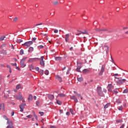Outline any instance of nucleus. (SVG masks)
<instances>
[{
    "label": "nucleus",
    "instance_id": "nucleus-4",
    "mask_svg": "<svg viewBox=\"0 0 128 128\" xmlns=\"http://www.w3.org/2000/svg\"><path fill=\"white\" fill-rule=\"evenodd\" d=\"M105 68H106V66L102 65L100 72L98 74V76H102V74H104V72Z\"/></svg>",
    "mask_w": 128,
    "mask_h": 128
},
{
    "label": "nucleus",
    "instance_id": "nucleus-34",
    "mask_svg": "<svg viewBox=\"0 0 128 128\" xmlns=\"http://www.w3.org/2000/svg\"><path fill=\"white\" fill-rule=\"evenodd\" d=\"M70 112H71L72 114H74V110H72V109H70Z\"/></svg>",
    "mask_w": 128,
    "mask_h": 128
},
{
    "label": "nucleus",
    "instance_id": "nucleus-15",
    "mask_svg": "<svg viewBox=\"0 0 128 128\" xmlns=\"http://www.w3.org/2000/svg\"><path fill=\"white\" fill-rule=\"evenodd\" d=\"M40 64L42 66L43 68H44V60H40Z\"/></svg>",
    "mask_w": 128,
    "mask_h": 128
},
{
    "label": "nucleus",
    "instance_id": "nucleus-59",
    "mask_svg": "<svg viewBox=\"0 0 128 128\" xmlns=\"http://www.w3.org/2000/svg\"><path fill=\"white\" fill-rule=\"evenodd\" d=\"M36 38H34L32 40V42H36Z\"/></svg>",
    "mask_w": 128,
    "mask_h": 128
},
{
    "label": "nucleus",
    "instance_id": "nucleus-37",
    "mask_svg": "<svg viewBox=\"0 0 128 128\" xmlns=\"http://www.w3.org/2000/svg\"><path fill=\"white\" fill-rule=\"evenodd\" d=\"M70 68H68L66 72V74H70Z\"/></svg>",
    "mask_w": 128,
    "mask_h": 128
},
{
    "label": "nucleus",
    "instance_id": "nucleus-44",
    "mask_svg": "<svg viewBox=\"0 0 128 128\" xmlns=\"http://www.w3.org/2000/svg\"><path fill=\"white\" fill-rule=\"evenodd\" d=\"M38 48H44V46L42 45H40L38 46Z\"/></svg>",
    "mask_w": 128,
    "mask_h": 128
},
{
    "label": "nucleus",
    "instance_id": "nucleus-2",
    "mask_svg": "<svg viewBox=\"0 0 128 128\" xmlns=\"http://www.w3.org/2000/svg\"><path fill=\"white\" fill-rule=\"evenodd\" d=\"M97 92H98V94L100 96H104V94H102V87L100 86L98 87Z\"/></svg>",
    "mask_w": 128,
    "mask_h": 128
},
{
    "label": "nucleus",
    "instance_id": "nucleus-10",
    "mask_svg": "<svg viewBox=\"0 0 128 128\" xmlns=\"http://www.w3.org/2000/svg\"><path fill=\"white\" fill-rule=\"evenodd\" d=\"M102 32H108V34H110V32H112V30L108 28H104V29H102Z\"/></svg>",
    "mask_w": 128,
    "mask_h": 128
},
{
    "label": "nucleus",
    "instance_id": "nucleus-51",
    "mask_svg": "<svg viewBox=\"0 0 128 128\" xmlns=\"http://www.w3.org/2000/svg\"><path fill=\"white\" fill-rule=\"evenodd\" d=\"M58 4V1L54 2V4L55 6H56V4Z\"/></svg>",
    "mask_w": 128,
    "mask_h": 128
},
{
    "label": "nucleus",
    "instance_id": "nucleus-22",
    "mask_svg": "<svg viewBox=\"0 0 128 128\" xmlns=\"http://www.w3.org/2000/svg\"><path fill=\"white\" fill-rule=\"evenodd\" d=\"M104 48H106V54H108V46H104Z\"/></svg>",
    "mask_w": 128,
    "mask_h": 128
},
{
    "label": "nucleus",
    "instance_id": "nucleus-54",
    "mask_svg": "<svg viewBox=\"0 0 128 128\" xmlns=\"http://www.w3.org/2000/svg\"><path fill=\"white\" fill-rule=\"evenodd\" d=\"M74 93L76 94V96H78L80 94L78 93V92L74 91Z\"/></svg>",
    "mask_w": 128,
    "mask_h": 128
},
{
    "label": "nucleus",
    "instance_id": "nucleus-21",
    "mask_svg": "<svg viewBox=\"0 0 128 128\" xmlns=\"http://www.w3.org/2000/svg\"><path fill=\"white\" fill-rule=\"evenodd\" d=\"M7 124H9L8 126L13 125V124H12V121H11L10 120H8Z\"/></svg>",
    "mask_w": 128,
    "mask_h": 128
},
{
    "label": "nucleus",
    "instance_id": "nucleus-24",
    "mask_svg": "<svg viewBox=\"0 0 128 128\" xmlns=\"http://www.w3.org/2000/svg\"><path fill=\"white\" fill-rule=\"evenodd\" d=\"M20 112H24V107H23L21 105H20Z\"/></svg>",
    "mask_w": 128,
    "mask_h": 128
},
{
    "label": "nucleus",
    "instance_id": "nucleus-11",
    "mask_svg": "<svg viewBox=\"0 0 128 128\" xmlns=\"http://www.w3.org/2000/svg\"><path fill=\"white\" fill-rule=\"evenodd\" d=\"M56 80H58L60 82H62V77H60L59 76H56Z\"/></svg>",
    "mask_w": 128,
    "mask_h": 128
},
{
    "label": "nucleus",
    "instance_id": "nucleus-6",
    "mask_svg": "<svg viewBox=\"0 0 128 128\" xmlns=\"http://www.w3.org/2000/svg\"><path fill=\"white\" fill-rule=\"evenodd\" d=\"M107 88L108 92H112V90H114V86L112 84H108Z\"/></svg>",
    "mask_w": 128,
    "mask_h": 128
},
{
    "label": "nucleus",
    "instance_id": "nucleus-35",
    "mask_svg": "<svg viewBox=\"0 0 128 128\" xmlns=\"http://www.w3.org/2000/svg\"><path fill=\"white\" fill-rule=\"evenodd\" d=\"M56 102L58 104H59L60 106V104H62V102L58 100H56Z\"/></svg>",
    "mask_w": 128,
    "mask_h": 128
},
{
    "label": "nucleus",
    "instance_id": "nucleus-16",
    "mask_svg": "<svg viewBox=\"0 0 128 128\" xmlns=\"http://www.w3.org/2000/svg\"><path fill=\"white\" fill-rule=\"evenodd\" d=\"M80 68H82V66L78 65V68H76V71L78 72H80Z\"/></svg>",
    "mask_w": 128,
    "mask_h": 128
},
{
    "label": "nucleus",
    "instance_id": "nucleus-26",
    "mask_svg": "<svg viewBox=\"0 0 128 128\" xmlns=\"http://www.w3.org/2000/svg\"><path fill=\"white\" fill-rule=\"evenodd\" d=\"M78 82H82V80H84V78L82 77L80 78H78Z\"/></svg>",
    "mask_w": 128,
    "mask_h": 128
},
{
    "label": "nucleus",
    "instance_id": "nucleus-32",
    "mask_svg": "<svg viewBox=\"0 0 128 128\" xmlns=\"http://www.w3.org/2000/svg\"><path fill=\"white\" fill-rule=\"evenodd\" d=\"M112 94H118V92L116 90H113L112 91Z\"/></svg>",
    "mask_w": 128,
    "mask_h": 128
},
{
    "label": "nucleus",
    "instance_id": "nucleus-20",
    "mask_svg": "<svg viewBox=\"0 0 128 128\" xmlns=\"http://www.w3.org/2000/svg\"><path fill=\"white\" fill-rule=\"evenodd\" d=\"M34 52V48L30 47L28 49V52Z\"/></svg>",
    "mask_w": 128,
    "mask_h": 128
},
{
    "label": "nucleus",
    "instance_id": "nucleus-8",
    "mask_svg": "<svg viewBox=\"0 0 128 128\" xmlns=\"http://www.w3.org/2000/svg\"><path fill=\"white\" fill-rule=\"evenodd\" d=\"M14 98L16 100H22V96L21 94H20L19 96L15 95Z\"/></svg>",
    "mask_w": 128,
    "mask_h": 128
},
{
    "label": "nucleus",
    "instance_id": "nucleus-31",
    "mask_svg": "<svg viewBox=\"0 0 128 128\" xmlns=\"http://www.w3.org/2000/svg\"><path fill=\"white\" fill-rule=\"evenodd\" d=\"M6 128H14V125H8Z\"/></svg>",
    "mask_w": 128,
    "mask_h": 128
},
{
    "label": "nucleus",
    "instance_id": "nucleus-52",
    "mask_svg": "<svg viewBox=\"0 0 128 128\" xmlns=\"http://www.w3.org/2000/svg\"><path fill=\"white\" fill-rule=\"evenodd\" d=\"M39 114H40V116H44V112H39Z\"/></svg>",
    "mask_w": 128,
    "mask_h": 128
},
{
    "label": "nucleus",
    "instance_id": "nucleus-45",
    "mask_svg": "<svg viewBox=\"0 0 128 128\" xmlns=\"http://www.w3.org/2000/svg\"><path fill=\"white\" fill-rule=\"evenodd\" d=\"M39 72H40V74H44V70H40Z\"/></svg>",
    "mask_w": 128,
    "mask_h": 128
},
{
    "label": "nucleus",
    "instance_id": "nucleus-38",
    "mask_svg": "<svg viewBox=\"0 0 128 128\" xmlns=\"http://www.w3.org/2000/svg\"><path fill=\"white\" fill-rule=\"evenodd\" d=\"M17 42H18V44H20V42H22V40H17Z\"/></svg>",
    "mask_w": 128,
    "mask_h": 128
},
{
    "label": "nucleus",
    "instance_id": "nucleus-48",
    "mask_svg": "<svg viewBox=\"0 0 128 128\" xmlns=\"http://www.w3.org/2000/svg\"><path fill=\"white\" fill-rule=\"evenodd\" d=\"M44 56H42L40 59L39 58V60H44Z\"/></svg>",
    "mask_w": 128,
    "mask_h": 128
},
{
    "label": "nucleus",
    "instance_id": "nucleus-13",
    "mask_svg": "<svg viewBox=\"0 0 128 128\" xmlns=\"http://www.w3.org/2000/svg\"><path fill=\"white\" fill-rule=\"evenodd\" d=\"M33 100L32 95L31 94H29V97L28 98V102H30V100Z\"/></svg>",
    "mask_w": 128,
    "mask_h": 128
},
{
    "label": "nucleus",
    "instance_id": "nucleus-63",
    "mask_svg": "<svg viewBox=\"0 0 128 128\" xmlns=\"http://www.w3.org/2000/svg\"><path fill=\"white\" fill-rule=\"evenodd\" d=\"M66 116H70V112H66Z\"/></svg>",
    "mask_w": 128,
    "mask_h": 128
},
{
    "label": "nucleus",
    "instance_id": "nucleus-40",
    "mask_svg": "<svg viewBox=\"0 0 128 128\" xmlns=\"http://www.w3.org/2000/svg\"><path fill=\"white\" fill-rule=\"evenodd\" d=\"M116 122H122V120H116Z\"/></svg>",
    "mask_w": 128,
    "mask_h": 128
},
{
    "label": "nucleus",
    "instance_id": "nucleus-64",
    "mask_svg": "<svg viewBox=\"0 0 128 128\" xmlns=\"http://www.w3.org/2000/svg\"><path fill=\"white\" fill-rule=\"evenodd\" d=\"M50 128H56V126H51L50 127Z\"/></svg>",
    "mask_w": 128,
    "mask_h": 128
},
{
    "label": "nucleus",
    "instance_id": "nucleus-29",
    "mask_svg": "<svg viewBox=\"0 0 128 128\" xmlns=\"http://www.w3.org/2000/svg\"><path fill=\"white\" fill-rule=\"evenodd\" d=\"M116 102L118 104H122V100L120 99H118L116 100Z\"/></svg>",
    "mask_w": 128,
    "mask_h": 128
},
{
    "label": "nucleus",
    "instance_id": "nucleus-7",
    "mask_svg": "<svg viewBox=\"0 0 128 128\" xmlns=\"http://www.w3.org/2000/svg\"><path fill=\"white\" fill-rule=\"evenodd\" d=\"M40 60V58H30L29 60H28V62H36V60Z\"/></svg>",
    "mask_w": 128,
    "mask_h": 128
},
{
    "label": "nucleus",
    "instance_id": "nucleus-58",
    "mask_svg": "<svg viewBox=\"0 0 128 128\" xmlns=\"http://www.w3.org/2000/svg\"><path fill=\"white\" fill-rule=\"evenodd\" d=\"M16 20H18V17H16V18H14V22H16Z\"/></svg>",
    "mask_w": 128,
    "mask_h": 128
},
{
    "label": "nucleus",
    "instance_id": "nucleus-1",
    "mask_svg": "<svg viewBox=\"0 0 128 128\" xmlns=\"http://www.w3.org/2000/svg\"><path fill=\"white\" fill-rule=\"evenodd\" d=\"M114 80H116L117 84H122L124 82H126V79H122V78H118V77H114Z\"/></svg>",
    "mask_w": 128,
    "mask_h": 128
},
{
    "label": "nucleus",
    "instance_id": "nucleus-19",
    "mask_svg": "<svg viewBox=\"0 0 128 128\" xmlns=\"http://www.w3.org/2000/svg\"><path fill=\"white\" fill-rule=\"evenodd\" d=\"M78 32H82L83 34H88V31H86V30H85L84 32L80 30H78Z\"/></svg>",
    "mask_w": 128,
    "mask_h": 128
},
{
    "label": "nucleus",
    "instance_id": "nucleus-53",
    "mask_svg": "<svg viewBox=\"0 0 128 128\" xmlns=\"http://www.w3.org/2000/svg\"><path fill=\"white\" fill-rule=\"evenodd\" d=\"M35 70L37 71L38 72L40 70V68L38 67H36L35 68Z\"/></svg>",
    "mask_w": 128,
    "mask_h": 128
},
{
    "label": "nucleus",
    "instance_id": "nucleus-23",
    "mask_svg": "<svg viewBox=\"0 0 128 128\" xmlns=\"http://www.w3.org/2000/svg\"><path fill=\"white\" fill-rule=\"evenodd\" d=\"M6 38V36H2L0 38V42H2V40H4Z\"/></svg>",
    "mask_w": 128,
    "mask_h": 128
},
{
    "label": "nucleus",
    "instance_id": "nucleus-43",
    "mask_svg": "<svg viewBox=\"0 0 128 128\" xmlns=\"http://www.w3.org/2000/svg\"><path fill=\"white\" fill-rule=\"evenodd\" d=\"M36 106H40V101L37 100L36 102Z\"/></svg>",
    "mask_w": 128,
    "mask_h": 128
},
{
    "label": "nucleus",
    "instance_id": "nucleus-42",
    "mask_svg": "<svg viewBox=\"0 0 128 128\" xmlns=\"http://www.w3.org/2000/svg\"><path fill=\"white\" fill-rule=\"evenodd\" d=\"M32 117V115H31V114L28 115L26 116V118H31Z\"/></svg>",
    "mask_w": 128,
    "mask_h": 128
},
{
    "label": "nucleus",
    "instance_id": "nucleus-25",
    "mask_svg": "<svg viewBox=\"0 0 128 128\" xmlns=\"http://www.w3.org/2000/svg\"><path fill=\"white\" fill-rule=\"evenodd\" d=\"M62 58L60 57H56L55 58L56 60L58 61V60H62Z\"/></svg>",
    "mask_w": 128,
    "mask_h": 128
},
{
    "label": "nucleus",
    "instance_id": "nucleus-3",
    "mask_svg": "<svg viewBox=\"0 0 128 128\" xmlns=\"http://www.w3.org/2000/svg\"><path fill=\"white\" fill-rule=\"evenodd\" d=\"M28 58H23L20 62V64L21 66V68H24L26 66V64H24V62H26V60Z\"/></svg>",
    "mask_w": 128,
    "mask_h": 128
},
{
    "label": "nucleus",
    "instance_id": "nucleus-28",
    "mask_svg": "<svg viewBox=\"0 0 128 128\" xmlns=\"http://www.w3.org/2000/svg\"><path fill=\"white\" fill-rule=\"evenodd\" d=\"M110 104H107L105 106H104V108H108V106H110Z\"/></svg>",
    "mask_w": 128,
    "mask_h": 128
},
{
    "label": "nucleus",
    "instance_id": "nucleus-55",
    "mask_svg": "<svg viewBox=\"0 0 128 128\" xmlns=\"http://www.w3.org/2000/svg\"><path fill=\"white\" fill-rule=\"evenodd\" d=\"M96 32H102V29L98 28L96 30Z\"/></svg>",
    "mask_w": 128,
    "mask_h": 128
},
{
    "label": "nucleus",
    "instance_id": "nucleus-56",
    "mask_svg": "<svg viewBox=\"0 0 128 128\" xmlns=\"http://www.w3.org/2000/svg\"><path fill=\"white\" fill-rule=\"evenodd\" d=\"M54 34H58V30H54Z\"/></svg>",
    "mask_w": 128,
    "mask_h": 128
},
{
    "label": "nucleus",
    "instance_id": "nucleus-60",
    "mask_svg": "<svg viewBox=\"0 0 128 128\" xmlns=\"http://www.w3.org/2000/svg\"><path fill=\"white\" fill-rule=\"evenodd\" d=\"M12 65L13 66H16V63H15V64H12Z\"/></svg>",
    "mask_w": 128,
    "mask_h": 128
},
{
    "label": "nucleus",
    "instance_id": "nucleus-57",
    "mask_svg": "<svg viewBox=\"0 0 128 128\" xmlns=\"http://www.w3.org/2000/svg\"><path fill=\"white\" fill-rule=\"evenodd\" d=\"M118 76L119 74H115L113 75V76H114V78H116V76Z\"/></svg>",
    "mask_w": 128,
    "mask_h": 128
},
{
    "label": "nucleus",
    "instance_id": "nucleus-50",
    "mask_svg": "<svg viewBox=\"0 0 128 128\" xmlns=\"http://www.w3.org/2000/svg\"><path fill=\"white\" fill-rule=\"evenodd\" d=\"M118 110H122V106H120L118 108Z\"/></svg>",
    "mask_w": 128,
    "mask_h": 128
},
{
    "label": "nucleus",
    "instance_id": "nucleus-17",
    "mask_svg": "<svg viewBox=\"0 0 128 128\" xmlns=\"http://www.w3.org/2000/svg\"><path fill=\"white\" fill-rule=\"evenodd\" d=\"M90 72V70L84 69L83 70V74H88Z\"/></svg>",
    "mask_w": 128,
    "mask_h": 128
},
{
    "label": "nucleus",
    "instance_id": "nucleus-41",
    "mask_svg": "<svg viewBox=\"0 0 128 128\" xmlns=\"http://www.w3.org/2000/svg\"><path fill=\"white\" fill-rule=\"evenodd\" d=\"M30 70H34V66L31 64L30 66Z\"/></svg>",
    "mask_w": 128,
    "mask_h": 128
},
{
    "label": "nucleus",
    "instance_id": "nucleus-30",
    "mask_svg": "<svg viewBox=\"0 0 128 128\" xmlns=\"http://www.w3.org/2000/svg\"><path fill=\"white\" fill-rule=\"evenodd\" d=\"M44 74H46V76H48V74H50L48 70H46Z\"/></svg>",
    "mask_w": 128,
    "mask_h": 128
},
{
    "label": "nucleus",
    "instance_id": "nucleus-46",
    "mask_svg": "<svg viewBox=\"0 0 128 128\" xmlns=\"http://www.w3.org/2000/svg\"><path fill=\"white\" fill-rule=\"evenodd\" d=\"M78 98H80V100H82V95H80V94H79V96H78Z\"/></svg>",
    "mask_w": 128,
    "mask_h": 128
},
{
    "label": "nucleus",
    "instance_id": "nucleus-49",
    "mask_svg": "<svg viewBox=\"0 0 128 128\" xmlns=\"http://www.w3.org/2000/svg\"><path fill=\"white\" fill-rule=\"evenodd\" d=\"M77 64H78V66H82V63L80 62H78Z\"/></svg>",
    "mask_w": 128,
    "mask_h": 128
},
{
    "label": "nucleus",
    "instance_id": "nucleus-9",
    "mask_svg": "<svg viewBox=\"0 0 128 128\" xmlns=\"http://www.w3.org/2000/svg\"><path fill=\"white\" fill-rule=\"evenodd\" d=\"M70 98L71 100H74L75 102H78V98H76V97L74 96H71Z\"/></svg>",
    "mask_w": 128,
    "mask_h": 128
},
{
    "label": "nucleus",
    "instance_id": "nucleus-12",
    "mask_svg": "<svg viewBox=\"0 0 128 128\" xmlns=\"http://www.w3.org/2000/svg\"><path fill=\"white\" fill-rule=\"evenodd\" d=\"M48 96L49 100H51L54 98V96L52 94H48Z\"/></svg>",
    "mask_w": 128,
    "mask_h": 128
},
{
    "label": "nucleus",
    "instance_id": "nucleus-5",
    "mask_svg": "<svg viewBox=\"0 0 128 128\" xmlns=\"http://www.w3.org/2000/svg\"><path fill=\"white\" fill-rule=\"evenodd\" d=\"M32 44V41H29L22 44V46H27V48H28V46H31V44Z\"/></svg>",
    "mask_w": 128,
    "mask_h": 128
},
{
    "label": "nucleus",
    "instance_id": "nucleus-39",
    "mask_svg": "<svg viewBox=\"0 0 128 128\" xmlns=\"http://www.w3.org/2000/svg\"><path fill=\"white\" fill-rule=\"evenodd\" d=\"M20 84H19L16 86V90H20Z\"/></svg>",
    "mask_w": 128,
    "mask_h": 128
},
{
    "label": "nucleus",
    "instance_id": "nucleus-61",
    "mask_svg": "<svg viewBox=\"0 0 128 128\" xmlns=\"http://www.w3.org/2000/svg\"><path fill=\"white\" fill-rule=\"evenodd\" d=\"M4 118H5V120H8V118L6 116H4Z\"/></svg>",
    "mask_w": 128,
    "mask_h": 128
},
{
    "label": "nucleus",
    "instance_id": "nucleus-36",
    "mask_svg": "<svg viewBox=\"0 0 128 128\" xmlns=\"http://www.w3.org/2000/svg\"><path fill=\"white\" fill-rule=\"evenodd\" d=\"M24 50L22 49V50H20V54H21V55L24 54Z\"/></svg>",
    "mask_w": 128,
    "mask_h": 128
},
{
    "label": "nucleus",
    "instance_id": "nucleus-62",
    "mask_svg": "<svg viewBox=\"0 0 128 128\" xmlns=\"http://www.w3.org/2000/svg\"><path fill=\"white\" fill-rule=\"evenodd\" d=\"M124 128V124H123L120 127V128Z\"/></svg>",
    "mask_w": 128,
    "mask_h": 128
},
{
    "label": "nucleus",
    "instance_id": "nucleus-33",
    "mask_svg": "<svg viewBox=\"0 0 128 128\" xmlns=\"http://www.w3.org/2000/svg\"><path fill=\"white\" fill-rule=\"evenodd\" d=\"M128 89H125L123 92V94H128Z\"/></svg>",
    "mask_w": 128,
    "mask_h": 128
},
{
    "label": "nucleus",
    "instance_id": "nucleus-47",
    "mask_svg": "<svg viewBox=\"0 0 128 128\" xmlns=\"http://www.w3.org/2000/svg\"><path fill=\"white\" fill-rule=\"evenodd\" d=\"M20 106H23V108H24V106H26V104H20Z\"/></svg>",
    "mask_w": 128,
    "mask_h": 128
},
{
    "label": "nucleus",
    "instance_id": "nucleus-27",
    "mask_svg": "<svg viewBox=\"0 0 128 128\" xmlns=\"http://www.w3.org/2000/svg\"><path fill=\"white\" fill-rule=\"evenodd\" d=\"M59 96H61L62 98H64V96H66V94H58Z\"/></svg>",
    "mask_w": 128,
    "mask_h": 128
},
{
    "label": "nucleus",
    "instance_id": "nucleus-14",
    "mask_svg": "<svg viewBox=\"0 0 128 128\" xmlns=\"http://www.w3.org/2000/svg\"><path fill=\"white\" fill-rule=\"evenodd\" d=\"M70 38V34H66V38H65V40L68 42V38Z\"/></svg>",
    "mask_w": 128,
    "mask_h": 128
},
{
    "label": "nucleus",
    "instance_id": "nucleus-18",
    "mask_svg": "<svg viewBox=\"0 0 128 128\" xmlns=\"http://www.w3.org/2000/svg\"><path fill=\"white\" fill-rule=\"evenodd\" d=\"M0 110H2V108L3 109V110H4V104H0Z\"/></svg>",
    "mask_w": 128,
    "mask_h": 128
}]
</instances>
